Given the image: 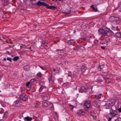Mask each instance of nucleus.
Returning a JSON list of instances; mask_svg holds the SVG:
<instances>
[{
	"label": "nucleus",
	"mask_w": 121,
	"mask_h": 121,
	"mask_svg": "<svg viewBox=\"0 0 121 121\" xmlns=\"http://www.w3.org/2000/svg\"><path fill=\"white\" fill-rule=\"evenodd\" d=\"M109 20L113 24L116 25L119 23L120 21L119 18L114 16H112L110 17Z\"/></svg>",
	"instance_id": "nucleus-1"
},
{
	"label": "nucleus",
	"mask_w": 121,
	"mask_h": 121,
	"mask_svg": "<svg viewBox=\"0 0 121 121\" xmlns=\"http://www.w3.org/2000/svg\"><path fill=\"white\" fill-rule=\"evenodd\" d=\"M18 98L19 99H21L22 100L26 101L28 99L27 96L26 95L25 93L22 94H20L17 96Z\"/></svg>",
	"instance_id": "nucleus-2"
},
{
	"label": "nucleus",
	"mask_w": 121,
	"mask_h": 121,
	"mask_svg": "<svg viewBox=\"0 0 121 121\" xmlns=\"http://www.w3.org/2000/svg\"><path fill=\"white\" fill-rule=\"evenodd\" d=\"M88 88L86 86H83L80 88L79 91L81 93L86 92L87 91Z\"/></svg>",
	"instance_id": "nucleus-3"
},
{
	"label": "nucleus",
	"mask_w": 121,
	"mask_h": 121,
	"mask_svg": "<svg viewBox=\"0 0 121 121\" xmlns=\"http://www.w3.org/2000/svg\"><path fill=\"white\" fill-rule=\"evenodd\" d=\"M22 104V102L20 100H16L15 102H14L13 105L15 106L18 107L20 106Z\"/></svg>",
	"instance_id": "nucleus-4"
},
{
	"label": "nucleus",
	"mask_w": 121,
	"mask_h": 121,
	"mask_svg": "<svg viewBox=\"0 0 121 121\" xmlns=\"http://www.w3.org/2000/svg\"><path fill=\"white\" fill-rule=\"evenodd\" d=\"M36 5L39 6H48V4L45 3V2H42L40 1H39L36 4Z\"/></svg>",
	"instance_id": "nucleus-5"
},
{
	"label": "nucleus",
	"mask_w": 121,
	"mask_h": 121,
	"mask_svg": "<svg viewBox=\"0 0 121 121\" xmlns=\"http://www.w3.org/2000/svg\"><path fill=\"white\" fill-rule=\"evenodd\" d=\"M105 36H111L112 33V31L110 30H105Z\"/></svg>",
	"instance_id": "nucleus-6"
},
{
	"label": "nucleus",
	"mask_w": 121,
	"mask_h": 121,
	"mask_svg": "<svg viewBox=\"0 0 121 121\" xmlns=\"http://www.w3.org/2000/svg\"><path fill=\"white\" fill-rule=\"evenodd\" d=\"M108 104L110 106H112L114 105L115 104L114 100H110L108 102Z\"/></svg>",
	"instance_id": "nucleus-7"
},
{
	"label": "nucleus",
	"mask_w": 121,
	"mask_h": 121,
	"mask_svg": "<svg viewBox=\"0 0 121 121\" xmlns=\"http://www.w3.org/2000/svg\"><path fill=\"white\" fill-rule=\"evenodd\" d=\"M105 31L104 30L102 29H100L98 31V33L100 35H103L105 36Z\"/></svg>",
	"instance_id": "nucleus-8"
},
{
	"label": "nucleus",
	"mask_w": 121,
	"mask_h": 121,
	"mask_svg": "<svg viewBox=\"0 0 121 121\" xmlns=\"http://www.w3.org/2000/svg\"><path fill=\"white\" fill-rule=\"evenodd\" d=\"M84 105L86 106L87 108H89L91 105L90 101H86L84 104Z\"/></svg>",
	"instance_id": "nucleus-9"
},
{
	"label": "nucleus",
	"mask_w": 121,
	"mask_h": 121,
	"mask_svg": "<svg viewBox=\"0 0 121 121\" xmlns=\"http://www.w3.org/2000/svg\"><path fill=\"white\" fill-rule=\"evenodd\" d=\"M77 113L78 114L81 116L82 115H84L85 114V112L84 111H82V110H80L78 111Z\"/></svg>",
	"instance_id": "nucleus-10"
},
{
	"label": "nucleus",
	"mask_w": 121,
	"mask_h": 121,
	"mask_svg": "<svg viewBox=\"0 0 121 121\" xmlns=\"http://www.w3.org/2000/svg\"><path fill=\"white\" fill-rule=\"evenodd\" d=\"M48 6H46V8L48 9L55 10L56 9V7L54 6H49V4H48Z\"/></svg>",
	"instance_id": "nucleus-11"
},
{
	"label": "nucleus",
	"mask_w": 121,
	"mask_h": 121,
	"mask_svg": "<svg viewBox=\"0 0 121 121\" xmlns=\"http://www.w3.org/2000/svg\"><path fill=\"white\" fill-rule=\"evenodd\" d=\"M91 36H87L86 38L83 39H82V38L80 39H82L83 41H88L91 38Z\"/></svg>",
	"instance_id": "nucleus-12"
},
{
	"label": "nucleus",
	"mask_w": 121,
	"mask_h": 121,
	"mask_svg": "<svg viewBox=\"0 0 121 121\" xmlns=\"http://www.w3.org/2000/svg\"><path fill=\"white\" fill-rule=\"evenodd\" d=\"M24 119L25 121H31L32 120V118L31 117L27 116L25 117Z\"/></svg>",
	"instance_id": "nucleus-13"
},
{
	"label": "nucleus",
	"mask_w": 121,
	"mask_h": 121,
	"mask_svg": "<svg viewBox=\"0 0 121 121\" xmlns=\"http://www.w3.org/2000/svg\"><path fill=\"white\" fill-rule=\"evenodd\" d=\"M93 104L95 107H99V106L98 102L96 101H95L93 102Z\"/></svg>",
	"instance_id": "nucleus-14"
},
{
	"label": "nucleus",
	"mask_w": 121,
	"mask_h": 121,
	"mask_svg": "<svg viewBox=\"0 0 121 121\" xmlns=\"http://www.w3.org/2000/svg\"><path fill=\"white\" fill-rule=\"evenodd\" d=\"M54 78H53V76L51 75L49 78V80L50 83H52L54 81Z\"/></svg>",
	"instance_id": "nucleus-15"
},
{
	"label": "nucleus",
	"mask_w": 121,
	"mask_h": 121,
	"mask_svg": "<svg viewBox=\"0 0 121 121\" xmlns=\"http://www.w3.org/2000/svg\"><path fill=\"white\" fill-rule=\"evenodd\" d=\"M71 12V11L70 10L66 9V10L64 12H62V13L66 14H70Z\"/></svg>",
	"instance_id": "nucleus-16"
},
{
	"label": "nucleus",
	"mask_w": 121,
	"mask_h": 121,
	"mask_svg": "<svg viewBox=\"0 0 121 121\" xmlns=\"http://www.w3.org/2000/svg\"><path fill=\"white\" fill-rule=\"evenodd\" d=\"M102 94H101L100 93L99 95H95V98L97 99H100L101 98Z\"/></svg>",
	"instance_id": "nucleus-17"
},
{
	"label": "nucleus",
	"mask_w": 121,
	"mask_h": 121,
	"mask_svg": "<svg viewBox=\"0 0 121 121\" xmlns=\"http://www.w3.org/2000/svg\"><path fill=\"white\" fill-rule=\"evenodd\" d=\"M116 35L118 37L121 38V32H117L116 33Z\"/></svg>",
	"instance_id": "nucleus-18"
},
{
	"label": "nucleus",
	"mask_w": 121,
	"mask_h": 121,
	"mask_svg": "<svg viewBox=\"0 0 121 121\" xmlns=\"http://www.w3.org/2000/svg\"><path fill=\"white\" fill-rule=\"evenodd\" d=\"M91 7L95 12H96L97 11V8L94 5H92L91 6Z\"/></svg>",
	"instance_id": "nucleus-19"
},
{
	"label": "nucleus",
	"mask_w": 121,
	"mask_h": 121,
	"mask_svg": "<svg viewBox=\"0 0 121 121\" xmlns=\"http://www.w3.org/2000/svg\"><path fill=\"white\" fill-rule=\"evenodd\" d=\"M74 40L71 39L69 40L68 42V43L69 44L72 45L73 43L74 42Z\"/></svg>",
	"instance_id": "nucleus-20"
},
{
	"label": "nucleus",
	"mask_w": 121,
	"mask_h": 121,
	"mask_svg": "<svg viewBox=\"0 0 121 121\" xmlns=\"http://www.w3.org/2000/svg\"><path fill=\"white\" fill-rule=\"evenodd\" d=\"M109 114L112 117H113L115 116H116L117 115L116 114H115L114 113L112 112H110L109 113Z\"/></svg>",
	"instance_id": "nucleus-21"
},
{
	"label": "nucleus",
	"mask_w": 121,
	"mask_h": 121,
	"mask_svg": "<svg viewBox=\"0 0 121 121\" xmlns=\"http://www.w3.org/2000/svg\"><path fill=\"white\" fill-rule=\"evenodd\" d=\"M8 112L7 111L5 112L4 114V117L5 118H7L8 117Z\"/></svg>",
	"instance_id": "nucleus-22"
},
{
	"label": "nucleus",
	"mask_w": 121,
	"mask_h": 121,
	"mask_svg": "<svg viewBox=\"0 0 121 121\" xmlns=\"http://www.w3.org/2000/svg\"><path fill=\"white\" fill-rule=\"evenodd\" d=\"M49 107L51 109H52V110H53L54 109V106L53 104L52 103H50L49 105Z\"/></svg>",
	"instance_id": "nucleus-23"
},
{
	"label": "nucleus",
	"mask_w": 121,
	"mask_h": 121,
	"mask_svg": "<svg viewBox=\"0 0 121 121\" xmlns=\"http://www.w3.org/2000/svg\"><path fill=\"white\" fill-rule=\"evenodd\" d=\"M42 98L45 101H46L48 99V97L46 96H43V97Z\"/></svg>",
	"instance_id": "nucleus-24"
},
{
	"label": "nucleus",
	"mask_w": 121,
	"mask_h": 121,
	"mask_svg": "<svg viewBox=\"0 0 121 121\" xmlns=\"http://www.w3.org/2000/svg\"><path fill=\"white\" fill-rule=\"evenodd\" d=\"M105 104V105L104 106L105 108L106 109H109L110 108V106L108 104V103H106Z\"/></svg>",
	"instance_id": "nucleus-25"
},
{
	"label": "nucleus",
	"mask_w": 121,
	"mask_h": 121,
	"mask_svg": "<svg viewBox=\"0 0 121 121\" xmlns=\"http://www.w3.org/2000/svg\"><path fill=\"white\" fill-rule=\"evenodd\" d=\"M19 58V57L18 56H16L14 57L13 59V60L15 61L18 60Z\"/></svg>",
	"instance_id": "nucleus-26"
},
{
	"label": "nucleus",
	"mask_w": 121,
	"mask_h": 121,
	"mask_svg": "<svg viewBox=\"0 0 121 121\" xmlns=\"http://www.w3.org/2000/svg\"><path fill=\"white\" fill-rule=\"evenodd\" d=\"M42 75V73L40 72L36 74V76L39 77H41Z\"/></svg>",
	"instance_id": "nucleus-27"
},
{
	"label": "nucleus",
	"mask_w": 121,
	"mask_h": 121,
	"mask_svg": "<svg viewBox=\"0 0 121 121\" xmlns=\"http://www.w3.org/2000/svg\"><path fill=\"white\" fill-rule=\"evenodd\" d=\"M44 86H41L40 87V88H39V92L41 91L44 88Z\"/></svg>",
	"instance_id": "nucleus-28"
},
{
	"label": "nucleus",
	"mask_w": 121,
	"mask_h": 121,
	"mask_svg": "<svg viewBox=\"0 0 121 121\" xmlns=\"http://www.w3.org/2000/svg\"><path fill=\"white\" fill-rule=\"evenodd\" d=\"M79 49V47L78 46H77L75 48H73V50H78Z\"/></svg>",
	"instance_id": "nucleus-29"
},
{
	"label": "nucleus",
	"mask_w": 121,
	"mask_h": 121,
	"mask_svg": "<svg viewBox=\"0 0 121 121\" xmlns=\"http://www.w3.org/2000/svg\"><path fill=\"white\" fill-rule=\"evenodd\" d=\"M115 121H121V118L120 117L118 118L117 119L115 120Z\"/></svg>",
	"instance_id": "nucleus-30"
},
{
	"label": "nucleus",
	"mask_w": 121,
	"mask_h": 121,
	"mask_svg": "<svg viewBox=\"0 0 121 121\" xmlns=\"http://www.w3.org/2000/svg\"><path fill=\"white\" fill-rule=\"evenodd\" d=\"M48 43L46 42L43 43L42 44V45L44 47L46 46L47 45Z\"/></svg>",
	"instance_id": "nucleus-31"
},
{
	"label": "nucleus",
	"mask_w": 121,
	"mask_h": 121,
	"mask_svg": "<svg viewBox=\"0 0 121 121\" xmlns=\"http://www.w3.org/2000/svg\"><path fill=\"white\" fill-rule=\"evenodd\" d=\"M4 110L2 108H0V113H2L4 112Z\"/></svg>",
	"instance_id": "nucleus-32"
},
{
	"label": "nucleus",
	"mask_w": 121,
	"mask_h": 121,
	"mask_svg": "<svg viewBox=\"0 0 121 121\" xmlns=\"http://www.w3.org/2000/svg\"><path fill=\"white\" fill-rule=\"evenodd\" d=\"M68 85V83L66 82L64 83L63 84V86H65Z\"/></svg>",
	"instance_id": "nucleus-33"
},
{
	"label": "nucleus",
	"mask_w": 121,
	"mask_h": 121,
	"mask_svg": "<svg viewBox=\"0 0 121 121\" xmlns=\"http://www.w3.org/2000/svg\"><path fill=\"white\" fill-rule=\"evenodd\" d=\"M105 67L103 65H101L100 66L99 65V68H105Z\"/></svg>",
	"instance_id": "nucleus-34"
},
{
	"label": "nucleus",
	"mask_w": 121,
	"mask_h": 121,
	"mask_svg": "<svg viewBox=\"0 0 121 121\" xmlns=\"http://www.w3.org/2000/svg\"><path fill=\"white\" fill-rule=\"evenodd\" d=\"M36 80V79L35 78L32 79L30 80V82H33L34 81Z\"/></svg>",
	"instance_id": "nucleus-35"
},
{
	"label": "nucleus",
	"mask_w": 121,
	"mask_h": 121,
	"mask_svg": "<svg viewBox=\"0 0 121 121\" xmlns=\"http://www.w3.org/2000/svg\"><path fill=\"white\" fill-rule=\"evenodd\" d=\"M25 88H22L21 89V92L24 91L25 90Z\"/></svg>",
	"instance_id": "nucleus-36"
},
{
	"label": "nucleus",
	"mask_w": 121,
	"mask_h": 121,
	"mask_svg": "<svg viewBox=\"0 0 121 121\" xmlns=\"http://www.w3.org/2000/svg\"><path fill=\"white\" fill-rule=\"evenodd\" d=\"M53 71H55L56 72L55 73H58L59 72V71L58 70H56V69H53Z\"/></svg>",
	"instance_id": "nucleus-37"
},
{
	"label": "nucleus",
	"mask_w": 121,
	"mask_h": 121,
	"mask_svg": "<svg viewBox=\"0 0 121 121\" xmlns=\"http://www.w3.org/2000/svg\"><path fill=\"white\" fill-rule=\"evenodd\" d=\"M56 50L58 51H59V53L62 52H63V50H60V49L58 50V49H57V50Z\"/></svg>",
	"instance_id": "nucleus-38"
},
{
	"label": "nucleus",
	"mask_w": 121,
	"mask_h": 121,
	"mask_svg": "<svg viewBox=\"0 0 121 121\" xmlns=\"http://www.w3.org/2000/svg\"><path fill=\"white\" fill-rule=\"evenodd\" d=\"M95 41V44L97 45H98V41H97V40H95L94 41Z\"/></svg>",
	"instance_id": "nucleus-39"
},
{
	"label": "nucleus",
	"mask_w": 121,
	"mask_h": 121,
	"mask_svg": "<svg viewBox=\"0 0 121 121\" xmlns=\"http://www.w3.org/2000/svg\"><path fill=\"white\" fill-rule=\"evenodd\" d=\"M44 105V106L43 105V106H45V107H47L48 106L47 104L46 103L44 102L43 104Z\"/></svg>",
	"instance_id": "nucleus-40"
},
{
	"label": "nucleus",
	"mask_w": 121,
	"mask_h": 121,
	"mask_svg": "<svg viewBox=\"0 0 121 121\" xmlns=\"http://www.w3.org/2000/svg\"><path fill=\"white\" fill-rule=\"evenodd\" d=\"M30 82H28L26 84V86H29V85L30 84Z\"/></svg>",
	"instance_id": "nucleus-41"
},
{
	"label": "nucleus",
	"mask_w": 121,
	"mask_h": 121,
	"mask_svg": "<svg viewBox=\"0 0 121 121\" xmlns=\"http://www.w3.org/2000/svg\"><path fill=\"white\" fill-rule=\"evenodd\" d=\"M7 59L10 62L11 61V59L10 58V57H8L7 58Z\"/></svg>",
	"instance_id": "nucleus-42"
},
{
	"label": "nucleus",
	"mask_w": 121,
	"mask_h": 121,
	"mask_svg": "<svg viewBox=\"0 0 121 121\" xmlns=\"http://www.w3.org/2000/svg\"><path fill=\"white\" fill-rule=\"evenodd\" d=\"M114 111H115L114 110H113L112 109H111L110 110V112H112L114 113Z\"/></svg>",
	"instance_id": "nucleus-43"
},
{
	"label": "nucleus",
	"mask_w": 121,
	"mask_h": 121,
	"mask_svg": "<svg viewBox=\"0 0 121 121\" xmlns=\"http://www.w3.org/2000/svg\"><path fill=\"white\" fill-rule=\"evenodd\" d=\"M111 29L113 30H116V28L115 27L112 26V27Z\"/></svg>",
	"instance_id": "nucleus-44"
},
{
	"label": "nucleus",
	"mask_w": 121,
	"mask_h": 121,
	"mask_svg": "<svg viewBox=\"0 0 121 121\" xmlns=\"http://www.w3.org/2000/svg\"><path fill=\"white\" fill-rule=\"evenodd\" d=\"M70 108L71 109H72L73 108V105H70Z\"/></svg>",
	"instance_id": "nucleus-45"
},
{
	"label": "nucleus",
	"mask_w": 121,
	"mask_h": 121,
	"mask_svg": "<svg viewBox=\"0 0 121 121\" xmlns=\"http://www.w3.org/2000/svg\"><path fill=\"white\" fill-rule=\"evenodd\" d=\"M25 67H26V68H30V66L29 65H27L25 66Z\"/></svg>",
	"instance_id": "nucleus-46"
},
{
	"label": "nucleus",
	"mask_w": 121,
	"mask_h": 121,
	"mask_svg": "<svg viewBox=\"0 0 121 121\" xmlns=\"http://www.w3.org/2000/svg\"><path fill=\"white\" fill-rule=\"evenodd\" d=\"M34 105L37 108L38 107V105L36 104H35Z\"/></svg>",
	"instance_id": "nucleus-47"
},
{
	"label": "nucleus",
	"mask_w": 121,
	"mask_h": 121,
	"mask_svg": "<svg viewBox=\"0 0 121 121\" xmlns=\"http://www.w3.org/2000/svg\"><path fill=\"white\" fill-rule=\"evenodd\" d=\"M118 110L119 112H121V107L120 108L118 109Z\"/></svg>",
	"instance_id": "nucleus-48"
},
{
	"label": "nucleus",
	"mask_w": 121,
	"mask_h": 121,
	"mask_svg": "<svg viewBox=\"0 0 121 121\" xmlns=\"http://www.w3.org/2000/svg\"><path fill=\"white\" fill-rule=\"evenodd\" d=\"M102 78H104V79H105V81H106V82H108V80H106V79L105 78H104V77H102Z\"/></svg>",
	"instance_id": "nucleus-49"
},
{
	"label": "nucleus",
	"mask_w": 121,
	"mask_h": 121,
	"mask_svg": "<svg viewBox=\"0 0 121 121\" xmlns=\"http://www.w3.org/2000/svg\"><path fill=\"white\" fill-rule=\"evenodd\" d=\"M1 105L3 107H6V105L3 104H2Z\"/></svg>",
	"instance_id": "nucleus-50"
},
{
	"label": "nucleus",
	"mask_w": 121,
	"mask_h": 121,
	"mask_svg": "<svg viewBox=\"0 0 121 121\" xmlns=\"http://www.w3.org/2000/svg\"><path fill=\"white\" fill-rule=\"evenodd\" d=\"M77 88V87H74L73 88V89L74 90H75V89H76Z\"/></svg>",
	"instance_id": "nucleus-51"
},
{
	"label": "nucleus",
	"mask_w": 121,
	"mask_h": 121,
	"mask_svg": "<svg viewBox=\"0 0 121 121\" xmlns=\"http://www.w3.org/2000/svg\"><path fill=\"white\" fill-rule=\"evenodd\" d=\"M86 67H85V66L84 65H82V68H84Z\"/></svg>",
	"instance_id": "nucleus-52"
},
{
	"label": "nucleus",
	"mask_w": 121,
	"mask_h": 121,
	"mask_svg": "<svg viewBox=\"0 0 121 121\" xmlns=\"http://www.w3.org/2000/svg\"><path fill=\"white\" fill-rule=\"evenodd\" d=\"M101 48L102 49H104L105 48V47H103V46H101Z\"/></svg>",
	"instance_id": "nucleus-53"
},
{
	"label": "nucleus",
	"mask_w": 121,
	"mask_h": 121,
	"mask_svg": "<svg viewBox=\"0 0 121 121\" xmlns=\"http://www.w3.org/2000/svg\"><path fill=\"white\" fill-rule=\"evenodd\" d=\"M111 119V118L110 117L109 118V119L108 120V121H110Z\"/></svg>",
	"instance_id": "nucleus-54"
},
{
	"label": "nucleus",
	"mask_w": 121,
	"mask_h": 121,
	"mask_svg": "<svg viewBox=\"0 0 121 121\" xmlns=\"http://www.w3.org/2000/svg\"><path fill=\"white\" fill-rule=\"evenodd\" d=\"M90 115L92 117H94V115H93L91 114H90Z\"/></svg>",
	"instance_id": "nucleus-55"
},
{
	"label": "nucleus",
	"mask_w": 121,
	"mask_h": 121,
	"mask_svg": "<svg viewBox=\"0 0 121 121\" xmlns=\"http://www.w3.org/2000/svg\"><path fill=\"white\" fill-rule=\"evenodd\" d=\"M76 32V30H74V32H73V33H75Z\"/></svg>",
	"instance_id": "nucleus-56"
},
{
	"label": "nucleus",
	"mask_w": 121,
	"mask_h": 121,
	"mask_svg": "<svg viewBox=\"0 0 121 121\" xmlns=\"http://www.w3.org/2000/svg\"><path fill=\"white\" fill-rule=\"evenodd\" d=\"M2 78V77L0 75V81L1 80Z\"/></svg>",
	"instance_id": "nucleus-57"
},
{
	"label": "nucleus",
	"mask_w": 121,
	"mask_h": 121,
	"mask_svg": "<svg viewBox=\"0 0 121 121\" xmlns=\"http://www.w3.org/2000/svg\"><path fill=\"white\" fill-rule=\"evenodd\" d=\"M68 61H65V64H66V63H68Z\"/></svg>",
	"instance_id": "nucleus-58"
},
{
	"label": "nucleus",
	"mask_w": 121,
	"mask_h": 121,
	"mask_svg": "<svg viewBox=\"0 0 121 121\" xmlns=\"http://www.w3.org/2000/svg\"><path fill=\"white\" fill-rule=\"evenodd\" d=\"M3 60H6V58H4Z\"/></svg>",
	"instance_id": "nucleus-59"
},
{
	"label": "nucleus",
	"mask_w": 121,
	"mask_h": 121,
	"mask_svg": "<svg viewBox=\"0 0 121 121\" xmlns=\"http://www.w3.org/2000/svg\"><path fill=\"white\" fill-rule=\"evenodd\" d=\"M103 81V80H102V79H100L99 80V81H100L101 82V81Z\"/></svg>",
	"instance_id": "nucleus-60"
},
{
	"label": "nucleus",
	"mask_w": 121,
	"mask_h": 121,
	"mask_svg": "<svg viewBox=\"0 0 121 121\" xmlns=\"http://www.w3.org/2000/svg\"><path fill=\"white\" fill-rule=\"evenodd\" d=\"M7 52L8 54L9 55V52Z\"/></svg>",
	"instance_id": "nucleus-61"
},
{
	"label": "nucleus",
	"mask_w": 121,
	"mask_h": 121,
	"mask_svg": "<svg viewBox=\"0 0 121 121\" xmlns=\"http://www.w3.org/2000/svg\"><path fill=\"white\" fill-rule=\"evenodd\" d=\"M104 44H106V45H108V43H103Z\"/></svg>",
	"instance_id": "nucleus-62"
},
{
	"label": "nucleus",
	"mask_w": 121,
	"mask_h": 121,
	"mask_svg": "<svg viewBox=\"0 0 121 121\" xmlns=\"http://www.w3.org/2000/svg\"><path fill=\"white\" fill-rule=\"evenodd\" d=\"M41 83H42L41 82H40V83H39V85H41Z\"/></svg>",
	"instance_id": "nucleus-63"
},
{
	"label": "nucleus",
	"mask_w": 121,
	"mask_h": 121,
	"mask_svg": "<svg viewBox=\"0 0 121 121\" xmlns=\"http://www.w3.org/2000/svg\"><path fill=\"white\" fill-rule=\"evenodd\" d=\"M34 121H39V120H35Z\"/></svg>",
	"instance_id": "nucleus-64"
}]
</instances>
